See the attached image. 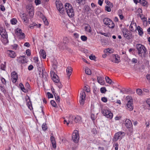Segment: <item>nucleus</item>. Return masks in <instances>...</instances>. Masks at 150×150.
Wrapping results in <instances>:
<instances>
[{
    "mask_svg": "<svg viewBox=\"0 0 150 150\" xmlns=\"http://www.w3.org/2000/svg\"><path fill=\"white\" fill-rule=\"evenodd\" d=\"M27 54L28 56H30L31 54L30 51L29 49L27 50L26 51Z\"/></svg>",
    "mask_w": 150,
    "mask_h": 150,
    "instance_id": "obj_55",
    "label": "nucleus"
},
{
    "mask_svg": "<svg viewBox=\"0 0 150 150\" xmlns=\"http://www.w3.org/2000/svg\"><path fill=\"white\" fill-rule=\"evenodd\" d=\"M111 7H110L109 6H105V10L108 11V12H110L111 11V9L110 8Z\"/></svg>",
    "mask_w": 150,
    "mask_h": 150,
    "instance_id": "obj_48",
    "label": "nucleus"
},
{
    "mask_svg": "<svg viewBox=\"0 0 150 150\" xmlns=\"http://www.w3.org/2000/svg\"><path fill=\"white\" fill-rule=\"evenodd\" d=\"M72 139L75 143H77L79 139V132L77 130H74L72 133Z\"/></svg>",
    "mask_w": 150,
    "mask_h": 150,
    "instance_id": "obj_4",
    "label": "nucleus"
},
{
    "mask_svg": "<svg viewBox=\"0 0 150 150\" xmlns=\"http://www.w3.org/2000/svg\"><path fill=\"white\" fill-rule=\"evenodd\" d=\"M1 7V10L2 11H4L5 10V7L2 5H0Z\"/></svg>",
    "mask_w": 150,
    "mask_h": 150,
    "instance_id": "obj_59",
    "label": "nucleus"
},
{
    "mask_svg": "<svg viewBox=\"0 0 150 150\" xmlns=\"http://www.w3.org/2000/svg\"><path fill=\"white\" fill-rule=\"evenodd\" d=\"M1 79L3 83L5 84L6 83V81L5 79L2 77L1 78Z\"/></svg>",
    "mask_w": 150,
    "mask_h": 150,
    "instance_id": "obj_56",
    "label": "nucleus"
},
{
    "mask_svg": "<svg viewBox=\"0 0 150 150\" xmlns=\"http://www.w3.org/2000/svg\"><path fill=\"white\" fill-rule=\"evenodd\" d=\"M35 3L36 5H38L41 4V2L40 0H35Z\"/></svg>",
    "mask_w": 150,
    "mask_h": 150,
    "instance_id": "obj_49",
    "label": "nucleus"
},
{
    "mask_svg": "<svg viewBox=\"0 0 150 150\" xmlns=\"http://www.w3.org/2000/svg\"><path fill=\"white\" fill-rule=\"evenodd\" d=\"M141 19L142 21L144 24H145L146 25L147 24V19L146 18L143 17V18H142Z\"/></svg>",
    "mask_w": 150,
    "mask_h": 150,
    "instance_id": "obj_46",
    "label": "nucleus"
},
{
    "mask_svg": "<svg viewBox=\"0 0 150 150\" xmlns=\"http://www.w3.org/2000/svg\"><path fill=\"white\" fill-rule=\"evenodd\" d=\"M74 117L73 116H70L68 122H67V125H68L69 123L72 124L73 123V119H74Z\"/></svg>",
    "mask_w": 150,
    "mask_h": 150,
    "instance_id": "obj_33",
    "label": "nucleus"
},
{
    "mask_svg": "<svg viewBox=\"0 0 150 150\" xmlns=\"http://www.w3.org/2000/svg\"><path fill=\"white\" fill-rule=\"evenodd\" d=\"M42 128L44 130H45L47 129V126L45 123H44L43 124L42 126Z\"/></svg>",
    "mask_w": 150,
    "mask_h": 150,
    "instance_id": "obj_52",
    "label": "nucleus"
},
{
    "mask_svg": "<svg viewBox=\"0 0 150 150\" xmlns=\"http://www.w3.org/2000/svg\"><path fill=\"white\" fill-rule=\"evenodd\" d=\"M137 15L139 16L141 19L143 18L142 17L143 14H142V10L141 8H139L137 11Z\"/></svg>",
    "mask_w": 150,
    "mask_h": 150,
    "instance_id": "obj_25",
    "label": "nucleus"
},
{
    "mask_svg": "<svg viewBox=\"0 0 150 150\" xmlns=\"http://www.w3.org/2000/svg\"><path fill=\"white\" fill-rule=\"evenodd\" d=\"M85 99H84L83 98H81V100H79V103L81 105H83L85 102Z\"/></svg>",
    "mask_w": 150,
    "mask_h": 150,
    "instance_id": "obj_51",
    "label": "nucleus"
},
{
    "mask_svg": "<svg viewBox=\"0 0 150 150\" xmlns=\"http://www.w3.org/2000/svg\"><path fill=\"white\" fill-rule=\"evenodd\" d=\"M0 87L1 91L4 94H6V90L5 87L4 86H2L1 85H0Z\"/></svg>",
    "mask_w": 150,
    "mask_h": 150,
    "instance_id": "obj_37",
    "label": "nucleus"
},
{
    "mask_svg": "<svg viewBox=\"0 0 150 150\" xmlns=\"http://www.w3.org/2000/svg\"><path fill=\"white\" fill-rule=\"evenodd\" d=\"M6 67V63L4 62V64H2L1 65V69L2 70H5Z\"/></svg>",
    "mask_w": 150,
    "mask_h": 150,
    "instance_id": "obj_43",
    "label": "nucleus"
},
{
    "mask_svg": "<svg viewBox=\"0 0 150 150\" xmlns=\"http://www.w3.org/2000/svg\"><path fill=\"white\" fill-rule=\"evenodd\" d=\"M127 109L130 111L132 110L133 109V105L132 100H130L128 101L127 104Z\"/></svg>",
    "mask_w": 150,
    "mask_h": 150,
    "instance_id": "obj_15",
    "label": "nucleus"
},
{
    "mask_svg": "<svg viewBox=\"0 0 150 150\" xmlns=\"http://www.w3.org/2000/svg\"><path fill=\"white\" fill-rule=\"evenodd\" d=\"M66 12L70 17H72L74 15V11L73 8L66 11Z\"/></svg>",
    "mask_w": 150,
    "mask_h": 150,
    "instance_id": "obj_19",
    "label": "nucleus"
},
{
    "mask_svg": "<svg viewBox=\"0 0 150 150\" xmlns=\"http://www.w3.org/2000/svg\"><path fill=\"white\" fill-rule=\"evenodd\" d=\"M103 0H98V4L100 6L102 5Z\"/></svg>",
    "mask_w": 150,
    "mask_h": 150,
    "instance_id": "obj_63",
    "label": "nucleus"
},
{
    "mask_svg": "<svg viewBox=\"0 0 150 150\" xmlns=\"http://www.w3.org/2000/svg\"><path fill=\"white\" fill-rule=\"evenodd\" d=\"M17 35L20 36L21 39L24 38L25 36L24 33H22V30L20 29L17 31Z\"/></svg>",
    "mask_w": 150,
    "mask_h": 150,
    "instance_id": "obj_22",
    "label": "nucleus"
},
{
    "mask_svg": "<svg viewBox=\"0 0 150 150\" xmlns=\"http://www.w3.org/2000/svg\"><path fill=\"white\" fill-rule=\"evenodd\" d=\"M33 68V67L32 65H30L28 67V69L29 70H31Z\"/></svg>",
    "mask_w": 150,
    "mask_h": 150,
    "instance_id": "obj_64",
    "label": "nucleus"
},
{
    "mask_svg": "<svg viewBox=\"0 0 150 150\" xmlns=\"http://www.w3.org/2000/svg\"><path fill=\"white\" fill-rule=\"evenodd\" d=\"M33 60H34V62L37 64V67L39 66V63H38L39 60L37 57H35L33 58Z\"/></svg>",
    "mask_w": 150,
    "mask_h": 150,
    "instance_id": "obj_40",
    "label": "nucleus"
},
{
    "mask_svg": "<svg viewBox=\"0 0 150 150\" xmlns=\"http://www.w3.org/2000/svg\"><path fill=\"white\" fill-rule=\"evenodd\" d=\"M0 34L1 36L4 38V43L6 44L8 42L7 39V34L6 31L3 27H0Z\"/></svg>",
    "mask_w": 150,
    "mask_h": 150,
    "instance_id": "obj_2",
    "label": "nucleus"
},
{
    "mask_svg": "<svg viewBox=\"0 0 150 150\" xmlns=\"http://www.w3.org/2000/svg\"><path fill=\"white\" fill-rule=\"evenodd\" d=\"M89 58L91 60H94L96 58L94 55H90L89 56Z\"/></svg>",
    "mask_w": 150,
    "mask_h": 150,
    "instance_id": "obj_61",
    "label": "nucleus"
},
{
    "mask_svg": "<svg viewBox=\"0 0 150 150\" xmlns=\"http://www.w3.org/2000/svg\"><path fill=\"white\" fill-rule=\"evenodd\" d=\"M55 98L57 103H59L60 102V99L59 96L55 97Z\"/></svg>",
    "mask_w": 150,
    "mask_h": 150,
    "instance_id": "obj_57",
    "label": "nucleus"
},
{
    "mask_svg": "<svg viewBox=\"0 0 150 150\" xmlns=\"http://www.w3.org/2000/svg\"><path fill=\"white\" fill-rule=\"evenodd\" d=\"M50 139L53 147L54 148H55L56 147V145L54 137L52 135L51 136Z\"/></svg>",
    "mask_w": 150,
    "mask_h": 150,
    "instance_id": "obj_18",
    "label": "nucleus"
},
{
    "mask_svg": "<svg viewBox=\"0 0 150 150\" xmlns=\"http://www.w3.org/2000/svg\"><path fill=\"white\" fill-rule=\"evenodd\" d=\"M102 113L106 117L110 119L112 118L113 116L112 113L110 111L107 109L103 110L102 111Z\"/></svg>",
    "mask_w": 150,
    "mask_h": 150,
    "instance_id": "obj_7",
    "label": "nucleus"
},
{
    "mask_svg": "<svg viewBox=\"0 0 150 150\" xmlns=\"http://www.w3.org/2000/svg\"><path fill=\"white\" fill-rule=\"evenodd\" d=\"M11 79L13 83L16 82L18 79L17 74L15 71L12 72L11 74Z\"/></svg>",
    "mask_w": 150,
    "mask_h": 150,
    "instance_id": "obj_13",
    "label": "nucleus"
},
{
    "mask_svg": "<svg viewBox=\"0 0 150 150\" xmlns=\"http://www.w3.org/2000/svg\"><path fill=\"white\" fill-rule=\"evenodd\" d=\"M56 7L58 11L61 13H63L64 11L63 5L60 2H56Z\"/></svg>",
    "mask_w": 150,
    "mask_h": 150,
    "instance_id": "obj_11",
    "label": "nucleus"
},
{
    "mask_svg": "<svg viewBox=\"0 0 150 150\" xmlns=\"http://www.w3.org/2000/svg\"><path fill=\"white\" fill-rule=\"evenodd\" d=\"M139 3L144 6H146L147 3V2L145 0H139Z\"/></svg>",
    "mask_w": 150,
    "mask_h": 150,
    "instance_id": "obj_31",
    "label": "nucleus"
},
{
    "mask_svg": "<svg viewBox=\"0 0 150 150\" xmlns=\"http://www.w3.org/2000/svg\"><path fill=\"white\" fill-rule=\"evenodd\" d=\"M92 132L94 134H96L97 133V131H96V129H93L92 130Z\"/></svg>",
    "mask_w": 150,
    "mask_h": 150,
    "instance_id": "obj_60",
    "label": "nucleus"
},
{
    "mask_svg": "<svg viewBox=\"0 0 150 150\" xmlns=\"http://www.w3.org/2000/svg\"><path fill=\"white\" fill-rule=\"evenodd\" d=\"M74 119L76 123H79L81 121V117L77 115L74 118Z\"/></svg>",
    "mask_w": 150,
    "mask_h": 150,
    "instance_id": "obj_26",
    "label": "nucleus"
},
{
    "mask_svg": "<svg viewBox=\"0 0 150 150\" xmlns=\"http://www.w3.org/2000/svg\"><path fill=\"white\" fill-rule=\"evenodd\" d=\"M123 133H124V132H118L116 133L114 136L113 141H116L118 139H121L122 137Z\"/></svg>",
    "mask_w": 150,
    "mask_h": 150,
    "instance_id": "obj_12",
    "label": "nucleus"
},
{
    "mask_svg": "<svg viewBox=\"0 0 150 150\" xmlns=\"http://www.w3.org/2000/svg\"><path fill=\"white\" fill-rule=\"evenodd\" d=\"M38 67V69L39 71V74L40 76L45 79L46 78V73L45 72H44V71L45 69L44 68L42 67L41 65L40 66L39 65L38 67Z\"/></svg>",
    "mask_w": 150,
    "mask_h": 150,
    "instance_id": "obj_5",
    "label": "nucleus"
},
{
    "mask_svg": "<svg viewBox=\"0 0 150 150\" xmlns=\"http://www.w3.org/2000/svg\"><path fill=\"white\" fill-rule=\"evenodd\" d=\"M101 100L102 101L105 103L106 102L108 101L107 98L105 97H102L101 98Z\"/></svg>",
    "mask_w": 150,
    "mask_h": 150,
    "instance_id": "obj_53",
    "label": "nucleus"
},
{
    "mask_svg": "<svg viewBox=\"0 0 150 150\" xmlns=\"http://www.w3.org/2000/svg\"><path fill=\"white\" fill-rule=\"evenodd\" d=\"M50 74L52 79L53 81L56 83L59 82V77L53 71H51Z\"/></svg>",
    "mask_w": 150,
    "mask_h": 150,
    "instance_id": "obj_10",
    "label": "nucleus"
},
{
    "mask_svg": "<svg viewBox=\"0 0 150 150\" xmlns=\"http://www.w3.org/2000/svg\"><path fill=\"white\" fill-rule=\"evenodd\" d=\"M136 48L139 56L142 57H144L146 51L145 47L143 45L139 44L136 45Z\"/></svg>",
    "mask_w": 150,
    "mask_h": 150,
    "instance_id": "obj_1",
    "label": "nucleus"
},
{
    "mask_svg": "<svg viewBox=\"0 0 150 150\" xmlns=\"http://www.w3.org/2000/svg\"><path fill=\"white\" fill-rule=\"evenodd\" d=\"M136 92L139 95L141 96L142 95V90L138 88L136 90Z\"/></svg>",
    "mask_w": 150,
    "mask_h": 150,
    "instance_id": "obj_39",
    "label": "nucleus"
},
{
    "mask_svg": "<svg viewBox=\"0 0 150 150\" xmlns=\"http://www.w3.org/2000/svg\"><path fill=\"white\" fill-rule=\"evenodd\" d=\"M27 10L30 16L32 17L34 15V8L32 4H29L26 6Z\"/></svg>",
    "mask_w": 150,
    "mask_h": 150,
    "instance_id": "obj_6",
    "label": "nucleus"
},
{
    "mask_svg": "<svg viewBox=\"0 0 150 150\" xmlns=\"http://www.w3.org/2000/svg\"><path fill=\"white\" fill-rule=\"evenodd\" d=\"M19 86L21 90L24 92H26L27 91V89H25L24 87L23 84L22 83H20L19 84Z\"/></svg>",
    "mask_w": 150,
    "mask_h": 150,
    "instance_id": "obj_30",
    "label": "nucleus"
},
{
    "mask_svg": "<svg viewBox=\"0 0 150 150\" xmlns=\"http://www.w3.org/2000/svg\"><path fill=\"white\" fill-rule=\"evenodd\" d=\"M115 60H112V62L116 63H118L120 61V57L118 56L117 55H115Z\"/></svg>",
    "mask_w": 150,
    "mask_h": 150,
    "instance_id": "obj_28",
    "label": "nucleus"
},
{
    "mask_svg": "<svg viewBox=\"0 0 150 150\" xmlns=\"http://www.w3.org/2000/svg\"><path fill=\"white\" fill-rule=\"evenodd\" d=\"M51 103L52 105L54 107H56L57 106V104L54 101L52 100L51 101Z\"/></svg>",
    "mask_w": 150,
    "mask_h": 150,
    "instance_id": "obj_47",
    "label": "nucleus"
},
{
    "mask_svg": "<svg viewBox=\"0 0 150 150\" xmlns=\"http://www.w3.org/2000/svg\"><path fill=\"white\" fill-rule=\"evenodd\" d=\"M17 61L20 64H23L27 62L26 58L24 56H21L17 58Z\"/></svg>",
    "mask_w": 150,
    "mask_h": 150,
    "instance_id": "obj_14",
    "label": "nucleus"
},
{
    "mask_svg": "<svg viewBox=\"0 0 150 150\" xmlns=\"http://www.w3.org/2000/svg\"><path fill=\"white\" fill-rule=\"evenodd\" d=\"M103 23L110 28H113L115 27V25L113 21L109 18H105L103 20Z\"/></svg>",
    "mask_w": 150,
    "mask_h": 150,
    "instance_id": "obj_3",
    "label": "nucleus"
},
{
    "mask_svg": "<svg viewBox=\"0 0 150 150\" xmlns=\"http://www.w3.org/2000/svg\"><path fill=\"white\" fill-rule=\"evenodd\" d=\"M118 145L117 143L114 144V146L115 147V150H118Z\"/></svg>",
    "mask_w": 150,
    "mask_h": 150,
    "instance_id": "obj_62",
    "label": "nucleus"
},
{
    "mask_svg": "<svg viewBox=\"0 0 150 150\" xmlns=\"http://www.w3.org/2000/svg\"><path fill=\"white\" fill-rule=\"evenodd\" d=\"M81 39L83 41H85L87 40V38L85 35H82L81 37Z\"/></svg>",
    "mask_w": 150,
    "mask_h": 150,
    "instance_id": "obj_44",
    "label": "nucleus"
},
{
    "mask_svg": "<svg viewBox=\"0 0 150 150\" xmlns=\"http://www.w3.org/2000/svg\"><path fill=\"white\" fill-rule=\"evenodd\" d=\"M85 71L86 74L88 75L91 74V71L87 67H86L85 68Z\"/></svg>",
    "mask_w": 150,
    "mask_h": 150,
    "instance_id": "obj_36",
    "label": "nucleus"
},
{
    "mask_svg": "<svg viewBox=\"0 0 150 150\" xmlns=\"http://www.w3.org/2000/svg\"><path fill=\"white\" fill-rule=\"evenodd\" d=\"M134 28H136V24L135 23L132 22L129 26L130 30L131 31H133Z\"/></svg>",
    "mask_w": 150,
    "mask_h": 150,
    "instance_id": "obj_27",
    "label": "nucleus"
},
{
    "mask_svg": "<svg viewBox=\"0 0 150 150\" xmlns=\"http://www.w3.org/2000/svg\"><path fill=\"white\" fill-rule=\"evenodd\" d=\"M42 20L45 24L46 25H48L49 24V23L46 18L45 17H43L42 18Z\"/></svg>",
    "mask_w": 150,
    "mask_h": 150,
    "instance_id": "obj_41",
    "label": "nucleus"
},
{
    "mask_svg": "<svg viewBox=\"0 0 150 150\" xmlns=\"http://www.w3.org/2000/svg\"><path fill=\"white\" fill-rule=\"evenodd\" d=\"M103 78L102 77H97L98 82L101 85H104L105 84V81Z\"/></svg>",
    "mask_w": 150,
    "mask_h": 150,
    "instance_id": "obj_21",
    "label": "nucleus"
},
{
    "mask_svg": "<svg viewBox=\"0 0 150 150\" xmlns=\"http://www.w3.org/2000/svg\"><path fill=\"white\" fill-rule=\"evenodd\" d=\"M72 71V69L71 67H67L66 69L67 75L69 79L70 78V76L71 74Z\"/></svg>",
    "mask_w": 150,
    "mask_h": 150,
    "instance_id": "obj_16",
    "label": "nucleus"
},
{
    "mask_svg": "<svg viewBox=\"0 0 150 150\" xmlns=\"http://www.w3.org/2000/svg\"><path fill=\"white\" fill-rule=\"evenodd\" d=\"M11 22L12 24L15 25L17 21L16 19L13 18L11 20Z\"/></svg>",
    "mask_w": 150,
    "mask_h": 150,
    "instance_id": "obj_42",
    "label": "nucleus"
},
{
    "mask_svg": "<svg viewBox=\"0 0 150 150\" xmlns=\"http://www.w3.org/2000/svg\"><path fill=\"white\" fill-rule=\"evenodd\" d=\"M80 98H81L85 99L86 94L84 91L83 90L81 91V93H80Z\"/></svg>",
    "mask_w": 150,
    "mask_h": 150,
    "instance_id": "obj_32",
    "label": "nucleus"
},
{
    "mask_svg": "<svg viewBox=\"0 0 150 150\" xmlns=\"http://www.w3.org/2000/svg\"><path fill=\"white\" fill-rule=\"evenodd\" d=\"M26 100L27 101V105L28 108L30 109V110H31L33 109L32 106V104L30 100V99L29 97H28V98H26Z\"/></svg>",
    "mask_w": 150,
    "mask_h": 150,
    "instance_id": "obj_17",
    "label": "nucleus"
},
{
    "mask_svg": "<svg viewBox=\"0 0 150 150\" xmlns=\"http://www.w3.org/2000/svg\"><path fill=\"white\" fill-rule=\"evenodd\" d=\"M40 54L41 57L43 59H45L46 58V52L44 50H41L40 52Z\"/></svg>",
    "mask_w": 150,
    "mask_h": 150,
    "instance_id": "obj_24",
    "label": "nucleus"
},
{
    "mask_svg": "<svg viewBox=\"0 0 150 150\" xmlns=\"http://www.w3.org/2000/svg\"><path fill=\"white\" fill-rule=\"evenodd\" d=\"M8 56L11 58H15L16 56V54L15 52L12 51L8 50L7 51Z\"/></svg>",
    "mask_w": 150,
    "mask_h": 150,
    "instance_id": "obj_20",
    "label": "nucleus"
},
{
    "mask_svg": "<svg viewBox=\"0 0 150 150\" xmlns=\"http://www.w3.org/2000/svg\"><path fill=\"white\" fill-rule=\"evenodd\" d=\"M100 91L102 93H105L107 91V90L106 88L105 87H104L100 88Z\"/></svg>",
    "mask_w": 150,
    "mask_h": 150,
    "instance_id": "obj_45",
    "label": "nucleus"
},
{
    "mask_svg": "<svg viewBox=\"0 0 150 150\" xmlns=\"http://www.w3.org/2000/svg\"><path fill=\"white\" fill-rule=\"evenodd\" d=\"M125 124L126 127L128 129L129 131L130 132H132L133 131L132 125L130 120L129 119H127L125 121Z\"/></svg>",
    "mask_w": 150,
    "mask_h": 150,
    "instance_id": "obj_8",
    "label": "nucleus"
},
{
    "mask_svg": "<svg viewBox=\"0 0 150 150\" xmlns=\"http://www.w3.org/2000/svg\"><path fill=\"white\" fill-rule=\"evenodd\" d=\"M105 80L107 83L110 84H112V83H113L112 80L108 76H106L105 77Z\"/></svg>",
    "mask_w": 150,
    "mask_h": 150,
    "instance_id": "obj_34",
    "label": "nucleus"
},
{
    "mask_svg": "<svg viewBox=\"0 0 150 150\" xmlns=\"http://www.w3.org/2000/svg\"><path fill=\"white\" fill-rule=\"evenodd\" d=\"M65 6L66 12L73 8L71 5L69 3L66 4Z\"/></svg>",
    "mask_w": 150,
    "mask_h": 150,
    "instance_id": "obj_23",
    "label": "nucleus"
},
{
    "mask_svg": "<svg viewBox=\"0 0 150 150\" xmlns=\"http://www.w3.org/2000/svg\"><path fill=\"white\" fill-rule=\"evenodd\" d=\"M85 29L86 31L89 32V33H91V27L88 25V26H86L85 27Z\"/></svg>",
    "mask_w": 150,
    "mask_h": 150,
    "instance_id": "obj_38",
    "label": "nucleus"
},
{
    "mask_svg": "<svg viewBox=\"0 0 150 150\" xmlns=\"http://www.w3.org/2000/svg\"><path fill=\"white\" fill-rule=\"evenodd\" d=\"M124 36L127 39L129 40L132 38V34L131 33L129 32L127 29H125L122 30Z\"/></svg>",
    "mask_w": 150,
    "mask_h": 150,
    "instance_id": "obj_9",
    "label": "nucleus"
},
{
    "mask_svg": "<svg viewBox=\"0 0 150 150\" xmlns=\"http://www.w3.org/2000/svg\"><path fill=\"white\" fill-rule=\"evenodd\" d=\"M137 29L139 34L140 35L142 36L143 33L142 28L140 26H138L137 27Z\"/></svg>",
    "mask_w": 150,
    "mask_h": 150,
    "instance_id": "obj_29",
    "label": "nucleus"
},
{
    "mask_svg": "<svg viewBox=\"0 0 150 150\" xmlns=\"http://www.w3.org/2000/svg\"><path fill=\"white\" fill-rule=\"evenodd\" d=\"M104 52L105 53H113V50L112 49L108 48L105 50Z\"/></svg>",
    "mask_w": 150,
    "mask_h": 150,
    "instance_id": "obj_35",
    "label": "nucleus"
},
{
    "mask_svg": "<svg viewBox=\"0 0 150 150\" xmlns=\"http://www.w3.org/2000/svg\"><path fill=\"white\" fill-rule=\"evenodd\" d=\"M48 98H52L53 97V95L52 94L49 92H47V93Z\"/></svg>",
    "mask_w": 150,
    "mask_h": 150,
    "instance_id": "obj_54",
    "label": "nucleus"
},
{
    "mask_svg": "<svg viewBox=\"0 0 150 150\" xmlns=\"http://www.w3.org/2000/svg\"><path fill=\"white\" fill-rule=\"evenodd\" d=\"M106 4L110 7H111V8L113 7V4L112 3H111L109 1H107L106 2Z\"/></svg>",
    "mask_w": 150,
    "mask_h": 150,
    "instance_id": "obj_50",
    "label": "nucleus"
},
{
    "mask_svg": "<svg viewBox=\"0 0 150 150\" xmlns=\"http://www.w3.org/2000/svg\"><path fill=\"white\" fill-rule=\"evenodd\" d=\"M57 83V86H58V87L59 88H61L62 86V85L61 83L59 82H58Z\"/></svg>",
    "mask_w": 150,
    "mask_h": 150,
    "instance_id": "obj_58",
    "label": "nucleus"
}]
</instances>
